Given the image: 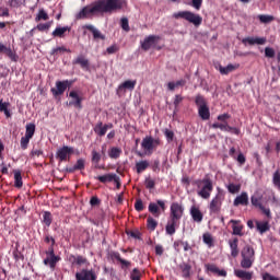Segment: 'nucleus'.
<instances>
[{"mask_svg": "<svg viewBox=\"0 0 280 280\" xmlns=\"http://www.w3.org/2000/svg\"><path fill=\"white\" fill-rule=\"evenodd\" d=\"M47 257L44 259V266H49L51 270L56 268V264L60 261V257L56 256V253L54 252V247H48V250H46Z\"/></svg>", "mask_w": 280, "mask_h": 280, "instance_id": "1a4fd4ad", "label": "nucleus"}, {"mask_svg": "<svg viewBox=\"0 0 280 280\" xmlns=\"http://www.w3.org/2000/svg\"><path fill=\"white\" fill-rule=\"evenodd\" d=\"M135 209L138 212L143 211V209H145V207L143 206V200L137 199L136 202H135Z\"/></svg>", "mask_w": 280, "mask_h": 280, "instance_id": "0e129e2a", "label": "nucleus"}, {"mask_svg": "<svg viewBox=\"0 0 280 280\" xmlns=\"http://www.w3.org/2000/svg\"><path fill=\"white\" fill-rule=\"evenodd\" d=\"M85 161L84 159H79L77 163L72 166V172L82 171L85 167Z\"/></svg>", "mask_w": 280, "mask_h": 280, "instance_id": "8fccbe9b", "label": "nucleus"}, {"mask_svg": "<svg viewBox=\"0 0 280 280\" xmlns=\"http://www.w3.org/2000/svg\"><path fill=\"white\" fill-rule=\"evenodd\" d=\"M144 185L147 189H154V187L156 186V182H154V179L147 177L144 180Z\"/></svg>", "mask_w": 280, "mask_h": 280, "instance_id": "bf43d9fd", "label": "nucleus"}, {"mask_svg": "<svg viewBox=\"0 0 280 280\" xmlns=\"http://www.w3.org/2000/svg\"><path fill=\"white\" fill-rule=\"evenodd\" d=\"M272 183L273 185H280V172L279 171H276L273 173V178H272Z\"/></svg>", "mask_w": 280, "mask_h": 280, "instance_id": "774afa93", "label": "nucleus"}, {"mask_svg": "<svg viewBox=\"0 0 280 280\" xmlns=\"http://www.w3.org/2000/svg\"><path fill=\"white\" fill-rule=\"evenodd\" d=\"M141 277H143V273L141 272V269L133 268L129 273L130 280H141Z\"/></svg>", "mask_w": 280, "mask_h": 280, "instance_id": "a19ab883", "label": "nucleus"}, {"mask_svg": "<svg viewBox=\"0 0 280 280\" xmlns=\"http://www.w3.org/2000/svg\"><path fill=\"white\" fill-rule=\"evenodd\" d=\"M84 101V97L80 94H78V92L72 91L71 92V104L74 108H77L78 110H82V102Z\"/></svg>", "mask_w": 280, "mask_h": 280, "instance_id": "a211bd4d", "label": "nucleus"}, {"mask_svg": "<svg viewBox=\"0 0 280 280\" xmlns=\"http://www.w3.org/2000/svg\"><path fill=\"white\" fill-rule=\"evenodd\" d=\"M164 136L166 137V141L168 143H172V141H174V131H172L170 129H165L164 130Z\"/></svg>", "mask_w": 280, "mask_h": 280, "instance_id": "e2e57ef3", "label": "nucleus"}, {"mask_svg": "<svg viewBox=\"0 0 280 280\" xmlns=\"http://www.w3.org/2000/svg\"><path fill=\"white\" fill-rule=\"evenodd\" d=\"M212 128L222 130L223 132H231V126H229V122H213Z\"/></svg>", "mask_w": 280, "mask_h": 280, "instance_id": "e433bc0d", "label": "nucleus"}, {"mask_svg": "<svg viewBox=\"0 0 280 280\" xmlns=\"http://www.w3.org/2000/svg\"><path fill=\"white\" fill-rule=\"evenodd\" d=\"M178 226V221L170 219L165 226L166 235H174L176 233V228Z\"/></svg>", "mask_w": 280, "mask_h": 280, "instance_id": "b1692460", "label": "nucleus"}, {"mask_svg": "<svg viewBox=\"0 0 280 280\" xmlns=\"http://www.w3.org/2000/svg\"><path fill=\"white\" fill-rule=\"evenodd\" d=\"M234 275H235V277H237V279L253 280V272L246 271L244 269H235Z\"/></svg>", "mask_w": 280, "mask_h": 280, "instance_id": "5701e85b", "label": "nucleus"}, {"mask_svg": "<svg viewBox=\"0 0 280 280\" xmlns=\"http://www.w3.org/2000/svg\"><path fill=\"white\" fill-rule=\"evenodd\" d=\"M71 156V147H62L57 150L56 159L61 163Z\"/></svg>", "mask_w": 280, "mask_h": 280, "instance_id": "4468645a", "label": "nucleus"}, {"mask_svg": "<svg viewBox=\"0 0 280 280\" xmlns=\"http://www.w3.org/2000/svg\"><path fill=\"white\" fill-rule=\"evenodd\" d=\"M166 209L165 201L161 199H158L156 202L149 203V212H151L154 218H161V213L165 212Z\"/></svg>", "mask_w": 280, "mask_h": 280, "instance_id": "0eeeda50", "label": "nucleus"}, {"mask_svg": "<svg viewBox=\"0 0 280 280\" xmlns=\"http://www.w3.org/2000/svg\"><path fill=\"white\" fill-rule=\"evenodd\" d=\"M23 1L25 0H9L8 5H10V8H21V5H23Z\"/></svg>", "mask_w": 280, "mask_h": 280, "instance_id": "052dcab7", "label": "nucleus"}, {"mask_svg": "<svg viewBox=\"0 0 280 280\" xmlns=\"http://www.w3.org/2000/svg\"><path fill=\"white\" fill-rule=\"evenodd\" d=\"M71 28L69 26H63V27H56L55 31L52 32L54 38H65L67 32H70Z\"/></svg>", "mask_w": 280, "mask_h": 280, "instance_id": "c756f323", "label": "nucleus"}, {"mask_svg": "<svg viewBox=\"0 0 280 280\" xmlns=\"http://www.w3.org/2000/svg\"><path fill=\"white\" fill-rule=\"evenodd\" d=\"M203 244H206L209 248H213V235L211 233L207 232L202 235Z\"/></svg>", "mask_w": 280, "mask_h": 280, "instance_id": "58836bf2", "label": "nucleus"}, {"mask_svg": "<svg viewBox=\"0 0 280 280\" xmlns=\"http://www.w3.org/2000/svg\"><path fill=\"white\" fill-rule=\"evenodd\" d=\"M159 145H161V139H154L152 136L144 137L141 142V148L144 150L145 154H152Z\"/></svg>", "mask_w": 280, "mask_h": 280, "instance_id": "423d86ee", "label": "nucleus"}, {"mask_svg": "<svg viewBox=\"0 0 280 280\" xmlns=\"http://www.w3.org/2000/svg\"><path fill=\"white\" fill-rule=\"evenodd\" d=\"M256 229L259 231L261 235H264V233L270 231V225L268 224V222L256 221Z\"/></svg>", "mask_w": 280, "mask_h": 280, "instance_id": "4c0bfd02", "label": "nucleus"}, {"mask_svg": "<svg viewBox=\"0 0 280 280\" xmlns=\"http://www.w3.org/2000/svg\"><path fill=\"white\" fill-rule=\"evenodd\" d=\"M195 104H196V106H198V108H202V106H208L207 101L205 100V96H202L200 94H198L195 97Z\"/></svg>", "mask_w": 280, "mask_h": 280, "instance_id": "3c124183", "label": "nucleus"}, {"mask_svg": "<svg viewBox=\"0 0 280 280\" xmlns=\"http://www.w3.org/2000/svg\"><path fill=\"white\" fill-rule=\"evenodd\" d=\"M77 280H97V275H95V271L83 269L80 272L75 273Z\"/></svg>", "mask_w": 280, "mask_h": 280, "instance_id": "ddd939ff", "label": "nucleus"}, {"mask_svg": "<svg viewBox=\"0 0 280 280\" xmlns=\"http://www.w3.org/2000/svg\"><path fill=\"white\" fill-rule=\"evenodd\" d=\"M8 108H10V102L3 103V100H0V113H4L7 119H10V117H12V114Z\"/></svg>", "mask_w": 280, "mask_h": 280, "instance_id": "72a5a7b5", "label": "nucleus"}, {"mask_svg": "<svg viewBox=\"0 0 280 280\" xmlns=\"http://www.w3.org/2000/svg\"><path fill=\"white\" fill-rule=\"evenodd\" d=\"M94 132L98 137H104L106 132H108V125H104V122L98 121L94 127Z\"/></svg>", "mask_w": 280, "mask_h": 280, "instance_id": "393cba45", "label": "nucleus"}, {"mask_svg": "<svg viewBox=\"0 0 280 280\" xmlns=\"http://www.w3.org/2000/svg\"><path fill=\"white\" fill-rule=\"evenodd\" d=\"M32 138H27V136H24V137L21 138L20 145H21L22 150H27V147L30 145V140Z\"/></svg>", "mask_w": 280, "mask_h": 280, "instance_id": "13d9d810", "label": "nucleus"}, {"mask_svg": "<svg viewBox=\"0 0 280 280\" xmlns=\"http://www.w3.org/2000/svg\"><path fill=\"white\" fill-rule=\"evenodd\" d=\"M36 23L39 21H49V14H47L43 9H40L35 18Z\"/></svg>", "mask_w": 280, "mask_h": 280, "instance_id": "de8ad7c7", "label": "nucleus"}, {"mask_svg": "<svg viewBox=\"0 0 280 280\" xmlns=\"http://www.w3.org/2000/svg\"><path fill=\"white\" fill-rule=\"evenodd\" d=\"M43 222L46 226H51V222H52L51 212H49V211L44 212Z\"/></svg>", "mask_w": 280, "mask_h": 280, "instance_id": "603ef678", "label": "nucleus"}, {"mask_svg": "<svg viewBox=\"0 0 280 280\" xmlns=\"http://www.w3.org/2000/svg\"><path fill=\"white\" fill-rule=\"evenodd\" d=\"M191 185L197 187V196L203 200H209V198H211V194H213V179L210 174L205 175L201 179L192 180Z\"/></svg>", "mask_w": 280, "mask_h": 280, "instance_id": "f03ea898", "label": "nucleus"}, {"mask_svg": "<svg viewBox=\"0 0 280 280\" xmlns=\"http://www.w3.org/2000/svg\"><path fill=\"white\" fill-rule=\"evenodd\" d=\"M261 198H262L261 195H257V194L253 195L250 197V202L253 207H257L258 209H260L264 206L261 205Z\"/></svg>", "mask_w": 280, "mask_h": 280, "instance_id": "79ce46f5", "label": "nucleus"}, {"mask_svg": "<svg viewBox=\"0 0 280 280\" xmlns=\"http://www.w3.org/2000/svg\"><path fill=\"white\" fill-rule=\"evenodd\" d=\"M230 223L233 224V235H238L240 237H242V235H244V233H242V231H244V225L240 224V221L233 219L230 221Z\"/></svg>", "mask_w": 280, "mask_h": 280, "instance_id": "a878e982", "label": "nucleus"}, {"mask_svg": "<svg viewBox=\"0 0 280 280\" xmlns=\"http://www.w3.org/2000/svg\"><path fill=\"white\" fill-rule=\"evenodd\" d=\"M184 211H185V209H183V206H180V203H178V202H173V203L171 205V214H170V219L179 222V221H180V218H183Z\"/></svg>", "mask_w": 280, "mask_h": 280, "instance_id": "9d476101", "label": "nucleus"}, {"mask_svg": "<svg viewBox=\"0 0 280 280\" xmlns=\"http://www.w3.org/2000/svg\"><path fill=\"white\" fill-rule=\"evenodd\" d=\"M190 215H191L194 222H198V223L202 222V218H205L202 212L200 211V208H198L196 206H192L190 208Z\"/></svg>", "mask_w": 280, "mask_h": 280, "instance_id": "4be33fe9", "label": "nucleus"}, {"mask_svg": "<svg viewBox=\"0 0 280 280\" xmlns=\"http://www.w3.org/2000/svg\"><path fill=\"white\" fill-rule=\"evenodd\" d=\"M149 167H150V162L148 160H142L136 163L137 174H141L142 172H145V170H148Z\"/></svg>", "mask_w": 280, "mask_h": 280, "instance_id": "473e14b6", "label": "nucleus"}, {"mask_svg": "<svg viewBox=\"0 0 280 280\" xmlns=\"http://www.w3.org/2000/svg\"><path fill=\"white\" fill-rule=\"evenodd\" d=\"M182 277L184 279H189L191 277V266L189 264L180 265Z\"/></svg>", "mask_w": 280, "mask_h": 280, "instance_id": "c9c22d12", "label": "nucleus"}, {"mask_svg": "<svg viewBox=\"0 0 280 280\" xmlns=\"http://www.w3.org/2000/svg\"><path fill=\"white\" fill-rule=\"evenodd\" d=\"M83 30H89L93 34L94 40H106V36L100 32L93 24H85Z\"/></svg>", "mask_w": 280, "mask_h": 280, "instance_id": "f3484780", "label": "nucleus"}, {"mask_svg": "<svg viewBox=\"0 0 280 280\" xmlns=\"http://www.w3.org/2000/svg\"><path fill=\"white\" fill-rule=\"evenodd\" d=\"M72 259H73L72 264L74 266H84L89 264V260L84 256H72Z\"/></svg>", "mask_w": 280, "mask_h": 280, "instance_id": "ea45409f", "label": "nucleus"}, {"mask_svg": "<svg viewBox=\"0 0 280 280\" xmlns=\"http://www.w3.org/2000/svg\"><path fill=\"white\" fill-rule=\"evenodd\" d=\"M265 56L266 58H273L275 57V50L271 47L265 48Z\"/></svg>", "mask_w": 280, "mask_h": 280, "instance_id": "69168bd1", "label": "nucleus"}, {"mask_svg": "<svg viewBox=\"0 0 280 280\" xmlns=\"http://www.w3.org/2000/svg\"><path fill=\"white\" fill-rule=\"evenodd\" d=\"M110 259H116V261H119L120 264V268L121 270H128V268H130V266H132V262L130 260H126L124 258H121V254H119V252H112L109 254Z\"/></svg>", "mask_w": 280, "mask_h": 280, "instance_id": "9b49d317", "label": "nucleus"}, {"mask_svg": "<svg viewBox=\"0 0 280 280\" xmlns=\"http://www.w3.org/2000/svg\"><path fill=\"white\" fill-rule=\"evenodd\" d=\"M234 207H248V192L243 191L240 196L234 199Z\"/></svg>", "mask_w": 280, "mask_h": 280, "instance_id": "aec40b11", "label": "nucleus"}, {"mask_svg": "<svg viewBox=\"0 0 280 280\" xmlns=\"http://www.w3.org/2000/svg\"><path fill=\"white\" fill-rule=\"evenodd\" d=\"M173 19H184V21H188L195 25V27H199L202 25V16L200 14H196L191 11H179L173 14Z\"/></svg>", "mask_w": 280, "mask_h": 280, "instance_id": "20e7f679", "label": "nucleus"}, {"mask_svg": "<svg viewBox=\"0 0 280 280\" xmlns=\"http://www.w3.org/2000/svg\"><path fill=\"white\" fill-rule=\"evenodd\" d=\"M13 174H14V187H16V189H21V187H23V176L21 175V170H14Z\"/></svg>", "mask_w": 280, "mask_h": 280, "instance_id": "2f4dec72", "label": "nucleus"}, {"mask_svg": "<svg viewBox=\"0 0 280 280\" xmlns=\"http://www.w3.org/2000/svg\"><path fill=\"white\" fill-rule=\"evenodd\" d=\"M238 244H240V238H237V237H234L233 240L229 241V246H230V249H231V255L234 258L237 257V255H240Z\"/></svg>", "mask_w": 280, "mask_h": 280, "instance_id": "412c9836", "label": "nucleus"}, {"mask_svg": "<svg viewBox=\"0 0 280 280\" xmlns=\"http://www.w3.org/2000/svg\"><path fill=\"white\" fill-rule=\"evenodd\" d=\"M258 19L260 23H265V24L272 23V21H275V18L272 15H266V14L258 15Z\"/></svg>", "mask_w": 280, "mask_h": 280, "instance_id": "4d7b16f0", "label": "nucleus"}, {"mask_svg": "<svg viewBox=\"0 0 280 280\" xmlns=\"http://www.w3.org/2000/svg\"><path fill=\"white\" fill-rule=\"evenodd\" d=\"M262 280H280V278L277 276H272L271 273L265 272L262 275Z\"/></svg>", "mask_w": 280, "mask_h": 280, "instance_id": "338daca9", "label": "nucleus"}, {"mask_svg": "<svg viewBox=\"0 0 280 280\" xmlns=\"http://www.w3.org/2000/svg\"><path fill=\"white\" fill-rule=\"evenodd\" d=\"M198 115L203 121L211 119V112L209 110V106L206 105L198 108Z\"/></svg>", "mask_w": 280, "mask_h": 280, "instance_id": "cd10ccee", "label": "nucleus"}, {"mask_svg": "<svg viewBox=\"0 0 280 280\" xmlns=\"http://www.w3.org/2000/svg\"><path fill=\"white\" fill-rule=\"evenodd\" d=\"M109 159H119L121 156V149L114 147L108 151Z\"/></svg>", "mask_w": 280, "mask_h": 280, "instance_id": "c03bdc74", "label": "nucleus"}, {"mask_svg": "<svg viewBox=\"0 0 280 280\" xmlns=\"http://www.w3.org/2000/svg\"><path fill=\"white\" fill-rule=\"evenodd\" d=\"M73 65H79L83 71H91V62L83 55H79L73 60Z\"/></svg>", "mask_w": 280, "mask_h": 280, "instance_id": "dca6fc26", "label": "nucleus"}, {"mask_svg": "<svg viewBox=\"0 0 280 280\" xmlns=\"http://www.w3.org/2000/svg\"><path fill=\"white\" fill-rule=\"evenodd\" d=\"M156 40H160V37L156 35L145 37L144 40L141 42V49H143V51H150L153 45H156Z\"/></svg>", "mask_w": 280, "mask_h": 280, "instance_id": "f8f14e48", "label": "nucleus"}, {"mask_svg": "<svg viewBox=\"0 0 280 280\" xmlns=\"http://www.w3.org/2000/svg\"><path fill=\"white\" fill-rule=\"evenodd\" d=\"M241 268L248 270L255 264V248L249 244L245 245L241 250Z\"/></svg>", "mask_w": 280, "mask_h": 280, "instance_id": "7ed1b4c3", "label": "nucleus"}, {"mask_svg": "<svg viewBox=\"0 0 280 280\" xmlns=\"http://www.w3.org/2000/svg\"><path fill=\"white\" fill-rule=\"evenodd\" d=\"M71 86V81L65 80V81H57L56 86L50 89V92L52 93L54 97H60V95L65 94V91Z\"/></svg>", "mask_w": 280, "mask_h": 280, "instance_id": "6e6552de", "label": "nucleus"}, {"mask_svg": "<svg viewBox=\"0 0 280 280\" xmlns=\"http://www.w3.org/2000/svg\"><path fill=\"white\" fill-rule=\"evenodd\" d=\"M135 86H137V80H127L118 86L117 95L126 93V91H135Z\"/></svg>", "mask_w": 280, "mask_h": 280, "instance_id": "2eb2a0df", "label": "nucleus"}, {"mask_svg": "<svg viewBox=\"0 0 280 280\" xmlns=\"http://www.w3.org/2000/svg\"><path fill=\"white\" fill-rule=\"evenodd\" d=\"M206 268L209 272H213L214 275H218L219 277H226V270L218 268V266L213 264L206 265Z\"/></svg>", "mask_w": 280, "mask_h": 280, "instance_id": "c85d7f7f", "label": "nucleus"}, {"mask_svg": "<svg viewBox=\"0 0 280 280\" xmlns=\"http://www.w3.org/2000/svg\"><path fill=\"white\" fill-rule=\"evenodd\" d=\"M49 27H51V23H40L36 26V30H38V32H47Z\"/></svg>", "mask_w": 280, "mask_h": 280, "instance_id": "680f3d73", "label": "nucleus"}, {"mask_svg": "<svg viewBox=\"0 0 280 280\" xmlns=\"http://www.w3.org/2000/svg\"><path fill=\"white\" fill-rule=\"evenodd\" d=\"M13 259L15 261H24L25 256L23 255V253L21 250H19V248H15L13 250Z\"/></svg>", "mask_w": 280, "mask_h": 280, "instance_id": "6e6d98bb", "label": "nucleus"}, {"mask_svg": "<svg viewBox=\"0 0 280 280\" xmlns=\"http://www.w3.org/2000/svg\"><path fill=\"white\" fill-rule=\"evenodd\" d=\"M36 132V125L34 124H28L26 125V131H25V136L28 139H32V137H34V133Z\"/></svg>", "mask_w": 280, "mask_h": 280, "instance_id": "49530a36", "label": "nucleus"}, {"mask_svg": "<svg viewBox=\"0 0 280 280\" xmlns=\"http://www.w3.org/2000/svg\"><path fill=\"white\" fill-rule=\"evenodd\" d=\"M156 226H159V222H156V220H154V218L148 217L147 228L149 229V231H156Z\"/></svg>", "mask_w": 280, "mask_h": 280, "instance_id": "a18cd8bd", "label": "nucleus"}, {"mask_svg": "<svg viewBox=\"0 0 280 280\" xmlns=\"http://www.w3.org/2000/svg\"><path fill=\"white\" fill-rule=\"evenodd\" d=\"M126 0H97L92 5L84 7L78 14L77 19H89L93 14H113L124 10Z\"/></svg>", "mask_w": 280, "mask_h": 280, "instance_id": "f257e3e1", "label": "nucleus"}, {"mask_svg": "<svg viewBox=\"0 0 280 280\" xmlns=\"http://www.w3.org/2000/svg\"><path fill=\"white\" fill-rule=\"evenodd\" d=\"M67 202H69L68 198L61 199V207H63V210H62L63 218H69V214L67 213L71 211V206L67 205Z\"/></svg>", "mask_w": 280, "mask_h": 280, "instance_id": "37998d69", "label": "nucleus"}, {"mask_svg": "<svg viewBox=\"0 0 280 280\" xmlns=\"http://www.w3.org/2000/svg\"><path fill=\"white\" fill-rule=\"evenodd\" d=\"M238 66H234L233 63H229L226 67L219 66V71L221 75H229V73H233L237 69Z\"/></svg>", "mask_w": 280, "mask_h": 280, "instance_id": "7c9ffc66", "label": "nucleus"}, {"mask_svg": "<svg viewBox=\"0 0 280 280\" xmlns=\"http://www.w3.org/2000/svg\"><path fill=\"white\" fill-rule=\"evenodd\" d=\"M226 194L220 187L217 188V194L209 203L210 213H220L222 211V203L224 202Z\"/></svg>", "mask_w": 280, "mask_h": 280, "instance_id": "39448f33", "label": "nucleus"}, {"mask_svg": "<svg viewBox=\"0 0 280 280\" xmlns=\"http://www.w3.org/2000/svg\"><path fill=\"white\" fill-rule=\"evenodd\" d=\"M100 161H102V154L96 150L92 151V163H95L96 170H104V166H100Z\"/></svg>", "mask_w": 280, "mask_h": 280, "instance_id": "f704fd0d", "label": "nucleus"}, {"mask_svg": "<svg viewBox=\"0 0 280 280\" xmlns=\"http://www.w3.org/2000/svg\"><path fill=\"white\" fill-rule=\"evenodd\" d=\"M242 43L243 45H266V37H245Z\"/></svg>", "mask_w": 280, "mask_h": 280, "instance_id": "6ab92c4d", "label": "nucleus"}, {"mask_svg": "<svg viewBox=\"0 0 280 280\" xmlns=\"http://www.w3.org/2000/svg\"><path fill=\"white\" fill-rule=\"evenodd\" d=\"M4 54L10 58V60H12V62H19V55H16L12 48H9Z\"/></svg>", "mask_w": 280, "mask_h": 280, "instance_id": "5fc2aeb1", "label": "nucleus"}, {"mask_svg": "<svg viewBox=\"0 0 280 280\" xmlns=\"http://www.w3.org/2000/svg\"><path fill=\"white\" fill-rule=\"evenodd\" d=\"M226 188L230 194H240V189H242V186L236 184H229Z\"/></svg>", "mask_w": 280, "mask_h": 280, "instance_id": "864d4df0", "label": "nucleus"}, {"mask_svg": "<svg viewBox=\"0 0 280 280\" xmlns=\"http://www.w3.org/2000/svg\"><path fill=\"white\" fill-rule=\"evenodd\" d=\"M96 180H100V183H117L119 180V177L117 174H106V175H101L96 177Z\"/></svg>", "mask_w": 280, "mask_h": 280, "instance_id": "bb28decb", "label": "nucleus"}, {"mask_svg": "<svg viewBox=\"0 0 280 280\" xmlns=\"http://www.w3.org/2000/svg\"><path fill=\"white\" fill-rule=\"evenodd\" d=\"M126 235H128V237H132L133 240H142L141 232L139 230H127Z\"/></svg>", "mask_w": 280, "mask_h": 280, "instance_id": "09e8293b", "label": "nucleus"}]
</instances>
